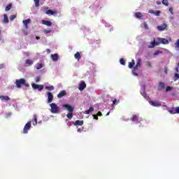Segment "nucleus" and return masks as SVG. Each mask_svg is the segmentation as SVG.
Instances as JSON below:
<instances>
[{
	"label": "nucleus",
	"mask_w": 179,
	"mask_h": 179,
	"mask_svg": "<svg viewBox=\"0 0 179 179\" xmlns=\"http://www.w3.org/2000/svg\"><path fill=\"white\" fill-rule=\"evenodd\" d=\"M176 72H177V73L179 72V71H178V66H177V67L176 68Z\"/></svg>",
	"instance_id": "obj_57"
},
{
	"label": "nucleus",
	"mask_w": 179,
	"mask_h": 179,
	"mask_svg": "<svg viewBox=\"0 0 179 179\" xmlns=\"http://www.w3.org/2000/svg\"><path fill=\"white\" fill-rule=\"evenodd\" d=\"M48 96V103H52V101L54 100V95L52 94V92H47Z\"/></svg>",
	"instance_id": "obj_7"
},
{
	"label": "nucleus",
	"mask_w": 179,
	"mask_h": 179,
	"mask_svg": "<svg viewBox=\"0 0 179 179\" xmlns=\"http://www.w3.org/2000/svg\"><path fill=\"white\" fill-rule=\"evenodd\" d=\"M110 115V111L106 113V116Z\"/></svg>",
	"instance_id": "obj_60"
},
{
	"label": "nucleus",
	"mask_w": 179,
	"mask_h": 179,
	"mask_svg": "<svg viewBox=\"0 0 179 179\" xmlns=\"http://www.w3.org/2000/svg\"><path fill=\"white\" fill-rule=\"evenodd\" d=\"M147 66H150V68L152 67V64L150 62H147Z\"/></svg>",
	"instance_id": "obj_49"
},
{
	"label": "nucleus",
	"mask_w": 179,
	"mask_h": 179,
	"mask_svg": "<svg viewBox=\"0 0 179 179\" xmlns=\"http://www.w3.org/2000/svg\"><path fill=\"white\" fill-rule=\"evenodd\" d=\"M22 31H23L24 36H27V34H29V33L24 30H23Z\"/></svg>",
	"instance_id": "obj_51"
},
{
	"label": "nucleus",
	"mask_w": 179,
	"mask_h": 179,
	"mask_svg": "<svg viewBox=\"0 0 179 179\" xmlns=\"http://www.w3.org/2000/svg\"><path fill=\"white\" fill-rule=\"evenodd\" d=\"M44 33H46V34H48V33H51V30L45 29Z\"/></svg>",
	"instance_id": "obj_48"
},
{
	"label": "nucleus",
	"mask_w": 179,
	"mask_h": 179,
	"mask_svg": "<svg viewBox=\"0 0 179 179\" xmlns=\"http://www.w3.org/2000/svg\"><path fill=\"white\" fill-rule=\"evenodd\" d=\"M148 13H152L155 16H160V10L155 11L154 10H149Z\"/></svg>",
	"instance_id": "obj_16"
},
{
	"label": "nucleus",
	"mask_w": 179,
	"mask_h": 179,
	"mask_svg": "<svg viewBox=\"0 0 179 179\" xmlns=\"http://www.w3.org/2000/svg\"><path fill=\"white\" fill-rule=\"evenodd\" d=\"M120 103V101H117V99H114L113 101V106H114V104H118Z\"/></svg>",
	"instance_id": "obj_42"
},
{
	"label": "nucleus",
	"mask_w": 179,
	"mask_h": 179,
	"mask_svg": "<svg viewBox=\"0 0 179 179\" xmlns=\"http://www.w3.org/2000/svg\"><path fill=\"white\" fill-rule=\"evenodd\" d=\"M15 19H16V15H10V20L11 21L15 20Z\"/></svg>",
	"instance_id": "obj_40"
},
{
	"label": "nucleus",
	"mask_w": 179,
	"mask_h": 179,
	"mask_svg": "<svg viewBox=\"0 0 179 179\" xmlns=\"http://www.w3.org/2000/svg\"><path fill=\"white\" fill-rule=\"evenodd\" d=\"M64 96H66V91H65V90L61 91V92L57 94L58 99H62V97H64Z\"/></svg>",
	"instance_id": "obj_15"
},
{
	"label": "nucleus",
	"mask_w": 179,
	"mask_h": 179,
	"mask_svg": "<svg viewBox=\"0 0 179 179\" xmlns=\"http://www.w3.org/2000/svg\"><path fill=\"white\" fill-rule=\"evenodd\" d=\"M36 83L40 82V78H39V77H37V78H36Z\"/></svg>",
	"instance_id": "obj_52"
},
{
	"label": "nucleus",
	"mask_w": 179,
	"mask_h": 179,
	"mask_svg": "<svg viewBox=\"0 0 179 179\" xmlns=\"http://www.w3.org/2000/svg\"><path fill=\"white\" fill-rule=\"evenodd\" d=\"M33 117H34V119L32 120V124L33 125H37V115H34Z\"/></svg>",
	"instance_id": "obj_23"
},
{
	"label": "nucleus",
	"mask_w": 179,
	"mask_h": 179,
	"mask_svg": "<svg viewBox=\"0 0 179 179\" xmlns=\"http://www.w3.org/2000/svg\"><path fill=\"white\" fill-rule=\"evenodd\" d=\"M36 68L37 69H41V68H43V64H41V63H38V64H36Z\"/></svg>",
	"instance_id": "obj_34"
},
{
	"label": "nucleus",
	"mask_w": 179,
	"mask_h": 179,
	"mask_svg": "<svg viewBox=\"0 0 179 179\" xmlns=\"http://www.w3.org/2000/svg\"><path fill=\"white\" fill-rule=\"evenodd\" d=\"M120 62L121 65H125V59L124 58L120 59Z\"/></svg>",
	"instance_id": "obj_39"
},
{
	"label": "nucleus",
	"mask_w": 179,
	"mask_h": 179,
	"mask_svg": "<svg viewBox=\"0 0 179 179\" xmlns=\"http://www.w3.org/2000/svg\"><path fill=\"white\" fill-rule=\"evenodd\" d=\"M155 45H157V41L154 40L150 43V45L148 46V48H155Z\"/></svg>",
	"instance_id": "obj_20"
},
{
	"label": "nucleus",
	"mask_w": 179,
	"mask_h": 179,
	"mask_svg": "<svg viewBox=\"0 0 179 179\" xmlns=\"http://www.w3.org/2000/svg\"><path fill=\"white\" fill-rule=\"evenodd\" d=\"M22 23L24 24H29V23H31V20L30 18H29L27 20H24L22 21Z\"/></svg>",
	"instance_id": "obj_30"
},
{
	"label": "nucleus",
	"mask_w": 179,
	"mask_h": 179,
	"mask_svg": "<svg viewBox=\"0 0 179 179\" xmlns=\"http://www.w3.org/2000/svg\"><path fill=\"white\" fill-rule=\"evenodd\" d=\"M24 29H29V24H24Z\"/></svg>",
	"instance_id": "obj_53"
},
{
	"label": "nucleus",
	"mask_w": 179,
	"mask_h": 179,
	"mask_svg": "<svg viewBox=\"0 0 179 179\" xmlns=\"http://www.w3.org/2000/svg\"><path fill=\"white\" fill-rule=\"evenodd\" d=\"M163 5H165V6H169V0H162Z\"/></svg>",
	"instance_id": "obj_36"
},
{
	"label": "nucleus",
	"mask_w": 179,
	"mask_h": 179,
	"mask_svg": "<svg viewBox=\"0 0 179 179\" xmlns=\"http://www.w3.org/2000/svg\"><path fill=\"white\" fill-rule=\"evenodd\" d=\"M50 106L51 113L53 114H58L59 113V107L55 103H50Z\"/></svg>",
	"instance_id": "obj_2"
},
{
	"label": "nucleus",
	"mask_w": 179,
	"mask_h": 179,
	"mask_svg": "<svg viewBox=\"0 0 179 179\" xmlns=\"http://www.w3.org/2000/svg\"><path fill=\"white\" fill-rule=\"evenodd\" d=\"M42 24H45V26H48V27H51V26H52V22H51L50 21L43 20Z\"/></svg>",
	"instance_id": "obj_13"
},
{
	"label": "nucleus",
	"mask_w": 179,
	"mask_h": 179,
	"mask_svg": "<svg viewBox=\"0 0 179 179\" xmlns=\"http://www.w3.org/2000/svg\"><path fill=\"white\" fill-rule=\"evenodd\" d=\"M92 117L94 118V120H99V116H97V115H92Z\"/></svg>",
	"instance_id": "obj_46"
},
{
	"label": "nucleus",
	"mask_w": 179,
	"mask_h": 179,
	"mask_svg": "<svg viewBox=\"0 0 179 179\" xmlns=\"http://www.w3.org/2000/svg\"><path fill=\"white\" fill-rule=\"evenodd\" d=\"M55 13H57V11H52V10H48L46 11V15H55Z\"/></svg>",
	"instance_id": "obj_24"
},
{
	"label": "nucleus",
	"mask_w": 179,
	"mask_h": 179,
	"mask_svg": "<svg viewBox=\"0 0 179 179\" xmlns=\"http://www.w3.org/2000/svg\"><path fill=\"white\" fill-rule=\"evenodd\" d=\"M179 79V74L176 73L174 75V80H178Z\"/></svg>",
	"instance_id": "obj_38"
},
{
	"label": "nucleus",
	"mask_w": 179,
	"mask_h": 179,
	"mask_svg": "<svg viewBox=\"0 0 179 179\" xmlns=\"http://www.w3.org/2000/svg\"><path fill=\"white\" fill-rule=\"evenodd\" d=\"M46 51H47L48 54H50V52H51V50H50V49H47Z\"/></svg>",
	"instance_id": "obj_56"
},
{
	"label": "nucleus",
	"mask_w": 179,
	"mask_h": 179,
	"mask_svg": "<svg viewBox=\"0 0 179 179\" xmlns=\"http://www.w3.org/2000/svg\"><path fill=\"white\" fill-rule=\"evenodd\" d=\"M135 65V60L132 59L131 62L129 63V68L130 69H132V68H134V66Z\"/></svg>",
	"instance_id": "obj_25"
},
{
	"label": "nucleus",
	"mask_w": 179,
	"mask_h": 179,
	"mask_svg": "<svg viewBox=\"0 0 179 179\" xmlns=\"http://www.w3.org/2000/svg\"><path fill=\"white\" fill-rule=\"evenodd\" d=\"M97 117H101V115H103V114L101 113V112L99 111L96 114Z\"/></svg>",
	"instance_id": "obj_47"
},
{
	"label": "nucleus",
	"mask_w": 179,
	"mask_h": 179,
	"mask_svg": "<svg viewBox=\"0 0 179 179\" xmlns=\"http://www.w3.org/2000/svg\"><path fill=\"white\" fill-rule=\"evenodd\" d=\"M51 58L52 59V61H54L55 62L58 61V54H54V55H51Z\"/></svg>",
	"instance_id": "obj_21"
},
{
	"label": "nucleus",
	"mask_w": 179,
	"mask_h": 179,
	"mask_svg": "<svg viewBox=\"0 0 179 179\" xmlns=\"http://www.w3.org/2000/svg\"><path fill=\"white\" fill-rule=\"evenodd\" d=\"M159 54H163V51L162 50H156L154 53V55H159Z\"/></svg>",
	"instance_id": "obj_37"
},
{
	"label": "nucleus",
	"mask_w": 179,
	"mask_h": 179,
	"mask_svg": "<svg viewBox=\"0 0 179 179\" xmlns=\"http://www.w3.org/2000/svg\"><path fill=\"white\" fill-rule=\"evenodd\" d=\"M11 8H12V3H10V4H8V5L6 7L5 10H6V12H8V10H10Z\"/></svg>",
	"instance_id": "obj_33"
},
{
	"label": "nucleus",
	"mask_w": 179,
	"mask_h": 179,
	"mask_svg": "<svg viewBox=\"0 0 179 179\" xmlns=\"http://www.w3.org/2000/svg\"><path fill=\"white\" fill-rule=\"evenodd\" d=\"M31 128V121H29L24 126L23 129V133L27 134L29 130Z\"/></svg>",
	"instance_id": "obj_4"
},
{
	"label": "nucleus",
	"mask_w": 179,
	"mask_h": 179,
	"mask_svg": "<svg viewBox=\"0 0 179 179\" xmlns=\"http://www.w3.org/2000/svg\"><path fill=\"white\" fill-rule=\"evenodd\" d=\"M3 68H5V64H0V69H3Z\"/></svg>",
	"instance_id": "obj_50"
},
{
	"label": "nucleus",
	"mask_w": 179,
	"mask_h": 179,
	"mask_svg": "<svg viewBox=\"0 0 179 179\" xmlns=\"http://www.w3.org/2000/svg\"><path fill=\"white\" fill-rule=\"evenodd\" d=\"M175 45H176L177 48H179V39L176 41V43H175Z\"/></svg>",
	"instance_id": "obj_45"
},
{
	"label": "nucleus",
	"mask_w": 179,
	"mask_h": 179,
	"mask_svg": "<svg viewBox=\"0 0 179 179\" xmlns=\"http://www.w3.org/2000/svg\"><path fill=\"white\" fill-rule=\"evenodd\" d=\"M76 59H78V61H79V59H80L81 57H80V53L79 52H77L75 55H74Z\"/></svg>",
	"instance_id": "obj_29"
},
{
	"label": "nucleus",
	"mask_w": 179,
	"mask_h": 179,
	"mask_svg": "<svg viewBox=\"0 0 179 179\" xmlns=\"http://www.w3.org/2000/svg\"><path fill=\"white\" fill-rule=\"evenodd\" d=\"M35 2V6L36 8H38L40 6V0H34Z\"/></svg>",
	"instance_id": "obj_32"
},
{
	"label": "nucleus",
	"mask_w": 179,
	"mask_h": 179,
	"mask_svg": "<svg viewBox=\"0 0 179 179\" xmlns=\"http://www.w3.org/2000/svg\"><path fill=\"white\" fill-rule=\"evenodd\" d=\"M3 22L4 23H9V19L8 18V15L4 14L3 15Z\"/></svg>",
	"instance_id": "obj_28"
},
{
	"label": "nucleus",
	"mask_w": 179,
	"mask_h": 179,
	"mask_svg": "<svg viewBox=\"0 0 179 179\" xmlns=\"http://www.w3.org/2000/svg\"><path fill=\"white\" fill-rule=\"evenodd\" d=\"M45 89H46V90H50V92L54 90L55 87L54 85H50V86H45Z\"/></svg>",
	"instance_id": "obj_27"
},
{
	"label": "nucleus",
	"mask_w": 179,
	"mask_h": 179,
	"mask_svg": "<svg viewBox=\"0 0 179 179\" xmlns=\"http://www.w3.org/2000/svg\"><path fill=\"white\" fill-rule=\"evenodd\" d=\"M63 107H64V108H66V110L69 113H73V110H75V108H73L71 105H68V104H64Z\"/></svg>",
	"instance_id": "obj_8"
},
{
	"label": "nucleus",
	"mask_w": 179,
	"mask_h": 179,
	"mask_svg": "<svg viewBox=\"0 0 179 179\" xmlns=\"http://www.w3.org/2000/svg\"><path fill=\"white\" fill-rule=\"evenodd\" d=\"M168 27L167 24L164 23L162 25L157 26V29L159 31H164V30H166Z\"/></svg>",
	"instance_id": "obj_6"
},
{
	"label": "nucleus",
	"mask_w": 179,
	"mask_h": 179,
	"mask_svg": "<svg viewBox=\"0 0 179 179\" xmlns=\"http://www.w3.org/2000/svg\"><path fill=\"white\" fill-rule=\"evenodd\" d=\"M78 132H82V129H78Z\"/></svg>",
	"instance_id": "obj_58"
},
{
	"label": "nucleus",
	"mask_w": 179,
	"mask_h": 179,
	"mask_svg": "<svg viewBox=\"0 0 179 179\" xmlns=\"http://www.w3.org/2000/svg\"><path fill=\"white\" fill-rule=\"evenodd\" d=\"M144 29H145V30H148V29H149V27L148 26V24L144 23Z\"/></svg>",
	"instance_id": "obj_43"
},
{
	"label": "nucleus",
	"mask_w": 179,
	"mask_h": 179,
	"mask_svg": "<svg viewBox=\"0 0 179 179\" xmlns=\"http://www.w3.org/2000/svg\"><path fill=\"white\" fill-rule=\"evenodd\" d=\"M0 34H1V31H0Z\"/></svg>",
	"instance_id": "obj_62"
},
{
	"label": "nucleus",
	"mask_w": 179,
	"mask_h": 179,
	"mask_svg": "<svg viewBox=\"0 0 179 179\" xmlns=\"http://www.w3.org/2000/svg\"><path fill=\"white\" fill-rule=\"evenodd\" d=\"M25 63L27 64L28 65H33V61L30 60V59H27L25 61Z\"/></svg>",
	"instance_id": "obj_35"
},
{
	"label": "nucleus",
	"mask_w": 179,
	"mask_h": 179,
	"mask_svg": "<svg viewBox=\"0 0 179 179\" xmlns=\"http://www.w3.org/2000/svg\"><path fill=\"white\" fill-rule=\"evenodd\" d=\"M142 16H143V15H142L141 13H139V12L135 13V17L137 19H142Z\"/></svg>",
	"instance_id": "obj_26"
},
{
	"label": "nucleus",
	"mask_w": 179,
	"mask_h": 179,
	"mask_svg": "<svg viewBox=\"0 0 179 179\" xmlns=\"http://www.w3.org/2000/svg\"><path fill=\"white\" fill-rule=\"evenodd\" d=\"M156 3H157V5H161V4H162V2L157 1L156 2Z\"/></svg>",
	"instance_id": "obj_55"
},
{
	"label": "nucleus",
	"mask_w": 179,
	"mask_h": 179,
	"mask_svg": "<svg viewBox=\"0 0 179 179\" xmlns=\"http://www.w3.org/2000/svg\"><path fill=\"white\" fill-rule=\"evenodd\" d=\"M138 120H139V117L136 115H133L131 117V121H132V122H136V124H138Z\"/></svg>",
	"instance_id": "obj_18"
},
{
	"label": "nucleus",
	"mask_w": 179,
	"mask_h": 179,
	"mask_svg": "<svg viewBox=\"0 0 179 179\" xmlns=\"http://www.w3.org/2000/svg\"><path fill=\"white\" fill-rule=\"evenodd\" d=\"M92 111H94V108L90 107L88 110H85V114L87 115L92 113Z\"/></svg>",
	"instance_id": "obj_22"
},
{
	"label": "nucleus",
	"mask_w": 179,
	"mask_h": 179,
	"mask_svg": "<svg viewBox=\"0 0 179 179\" xmlns=\"http://www.w3.org/2000/svg\"><path fill=\"white\" fill-rule=\"evenodd\" d=\"M23 85L25 86V87H30V85L26 83V79L24 78L17 79L15 80V86L17 89H20Z\"/></svg>",
	"instance_id": "obj_1"
},
{
	"label": "nucleus",
	"mask_w": 179,
	"mask_h": 179,
	"mask_svg": "<svg viewBox=\"0 0 179 179\" xmlns=\"http://www.w3.org/2000/svg\"><path fill=\"white\" fill-rule=\"evenodd\" d=\"M7 117H10V115H12V113H8L6 114Z\"/></svg>",
	"instance_id": "obj_54"
},
{
	"label": "nucleus",
	"mask_w": 179,
	"mask_h": 179,
	"mask_svg": "<svg viewBox=\"0 0 179 179\" xmlns=\"http://www.w3.org/2000/svg\"><path fill=\"white\" fill-rule=\"evenodd\" d=\"M0 100H1V101H9L10 98L8 96H0Z\"/></svg>",
	"instance_id": "obj_19"
},
{
	"label": "nucleus",
	"mask_w": 179,
	"mask_h": 179,
	"mask_svg": "<svg viewBox=\"0 0 179 179\" xmlns=\"http://www.w3.org/2000/svg\"><path fill=\"white\" fill-rule=\"evenodd\" d=\"M150 104L153 107H160L162 106V103L157 101H150Z\"/></svg>",
	"instance_id": "obj_9"
},
{
	"label": "nucleus",
	"mask_w": 179,
	"mask_h": 179,
	"mask_svg": "<svg viewBox=\"0 0 179 179\" xmlns=\"http://www.w3.org/2000/svg\"><path fill=\"white\" fill-rule=\"evenodd\" d=\"M166 87V85L164 84V83H159L158 87H157V90H159V92L163 90V89H164Z\"/></svg>",
	"instance_id": "obj_17"
},
{
	"label": "nucleus",
	"mask_w": 179,
	"mask_h": 179,
	"mask_svg": "<svg viewBox=\"0 0 179 179\" xmlns=\"http://www.w3.org/2000/svg\"><path fill=\"white\" fill-rule=\"evenodd\" d=\"M171 90H173V88L171 87H166V92H171Z\"/></svg>",
	"instance_id": "obj_41"
},
{
	"label": "nucleus",
	"mask_w": 179,
	"mask_h": 179,
	"mask_svg": "<svg viewBox=\"0 0 179 179\" xmlns=\"http://www.w3.org/2000/svg\"><path fill=\"white\" fill-rule=\"evenodd\" d=\"M31 87L35 90H36V89H38L39 92H41V90H43V89H44V85H38V84H36V83H32Z\"/></svg>",
	"instance_id": "obj_5"
},
{
	"label": "nucleus",
	"mask_w": 179,
	"mask_h": 179,
	"mask_svg": "<svg viewBox=\"0 0 179 179\" xmlns=\"http://www.w3.org/2000/svg\"><path fill=\"white\" fill-rule=\"evenodd\" d=\"M169 40L164 38H157V45H160V44H169Z\"/></svg>",
	"instance_id": "obj_3"
},
{
	"label": "nucleus",
	"mask_w": 179,
	"mask_h": 179,
	"mask_svg": "<svg viewBox=\"0 0 179 179\" xmlns=\"http://www.w3.org/2000/svg\"><path fill=\"white\" fill-rule=\"evenodd\" d=\"M83 124V120H76V122H73V124L75 125L76 127H82Z\"/></svg>",
	"instance_id": "obj_12"
},
{
	"label": "nucleus",
	"mask_w": 179,
	"mask_h": 179,
	"mask_svg": "<svg viewBox=\"0 0 179 179\" xmlns=\"http://www.w3.org/2000/svg\"><path fill=\"white\" fill-rule=\"evenodd\" d=\"M171 114H179V107L172 108L169 110Z\"/></svg>",
	"instance_id": "obj_10"
},
{
	"label": "nucleus",
	"mask_w": 179,
	"mask_h": 179,
	"mask_svg": "<svg viewBox=\"0 0 179 179\" xmlns=\"http://www.w3.org/2000/svg\"><path fill=\"white\" fill-rule=\"evenodd\" d=\"M169 12L171 13V15H174V12L173 11V8H169Z\"/></svg>",
	"instance_id": "obj_44"
},
{
	"label": "nucleus",
	"mask_w": 179,
	"mask_h": 179,
	"mask_svg": "<svg viewBox=\"0 0 179 179\" xmlns=\"http://www.w3.org/2000/svg\"><path fill=\"white\" fill-rule=\"evenodd\" d=\"M72 113L73 112H69V113L66 114V117L69 120H72V117H73V113Z\"/></svg>",
	"instance_id": "obj_31"
},
{
	"label": "nucleus",
	"mask_w": 179,
	"mask_h": 179,
	"mask_svg": "<svg viewBox=\"0 0 179 179\" xmlns=\"http://www.w3.org/2000/svg\"><path fill=\"white\" fill-rule=\"evenodd\" d=\"M79 90H80V92H82L83 90H85V89H86V83L83 82L79 85V87H78Z\"/></svg>",
	"instance_id": "obj_14"
},
{
	"label": "nucleus",
	"mask_w": 179,
	"mask_h": 179,
	"mask_svg": "<svg viewBox=\"0 0 179 179\" xmlns=\"http://www.w3.org/2000/svg\"><path fill=\"white\" fill-rule=\"evenodd\" d=\"M36 40H40V37L39 36H36Z\"/></svg>",
	"instance_id": "obj_59"
},
{
	"label": "nucleus",
	"mask_w": 179,
	"mask_h": 179,
	"mask_svg": "<svg viewBox=\"0 0 179 179\" xmlns=\"http://www.w3.org/2000/svg\"><path fill=\"white\" fill-rule=\"evenodd\" d=\"M141 65H142V59H138L136 66L134 67V69H139L141 68Z\"/></svg>",
	"instance_id": "obj_11"
},
{
	"label": "nucleus",
	"mask_w": 179,
	"mask_h": 179,
	"mask_svg": "<svg viewBox=\"0 0 179 179\" xmlns=\"http://www.w3.org/2000/svg\"><path fill=\"white\" fill-rule=\"evenodd\" d=\"M178 66L179 67V62L178 63Z\"/></svg>",
	"instance_id": "obj_61"
}]
</instances>
